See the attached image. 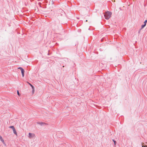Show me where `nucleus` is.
<instances>
[{"label":"nucleus","instance_id":"12","mask_svg":"<svg viewBox=\"0 0 147 147\" xmlns=\"http://www.w3.org/2000/svg\"><path fill=\"white\" fill-rule=\"evenodd\" d=\"M17 93H18V95H20V94H19V91H18H18H17Z\"/></svg>","mask_w":147,"mask_h":147},{"label":"nucleus","instance_id":"2","mask_svg":"<svg viewBox=\"0 0 147 147\" xmlns=\"http://www.w3.org/2000/svg\"><path fill=\"white\" fill-rule=\"evenodd\" d=\"M18 69H20L21 70L22 77H24V70L21 67H19L18 68Z\"/></svg>","mask_w":147,"mask_h":147},{"label":"nucleus","instance_id":"13","mask_svg":"<svg viewBox=\"0 0 147 147\" xmlns=\"http://www.w3.org/2000/svg\"><path fill=\"white\" fill-rule=\"evenodd\" d=\"M142 147H147V146H142Z\"/></svg>","mask_w":147,"mask_h":147},{"label":"nucleus","instance_id":"1","mask_svg":"<svg viewBox=\"0 0 147 147\" xmlns=\"http://www.w3.org/2000/svg\"><path fill=\"white\" fill-rule=\"evenodd\" d=\"M112 13L108 11L106 12L104 16L105 18L107 20L109 19L111 16Z\"/></svg>","mask_w":147,"mask_h":147},{"label":"nucleus","instance_id":"4","mask_svg":"<svg viewBox=\"0 0 147 147\" xmlns=\"http://www.w3.org/2000/svg\"><path fill=\"white\" fill-rule=\"evenodd\" d=\"M36 123L40 125L41 126H43L44 125H45L46 124V123L45 122H37Z\"/></svg>","mask_w":147,"mask_h":147},{"label":"nucleus","instance_id":"5","mask_svg":"<svg viewBox=\"0 0 147 147\" xmlns=\"http://www.w3.org/2000/svg\"><path fill=\"white\" fill-rule=\"evenodd\" d=\"M13 130V132L14 133V134H15V135H17L16 131V130L15 129V128Z\"/></svg>","mask_w":147,"mask_h":147},{"label":"nucleus","instance_id":"6","mask_svg":"<svg viewBox=\"0 0 147 147\" xmlns=\"http://www.w3.org/2000/svg\"><path fill=\"white\" fill-rule=\"evenodd\" d=\"M0 140L3 143L4 142V140L3 139L2 137L0 135Z\"/></svg>","mask_w":147,"mask_h":147},{"label":"nucleus","instance_id":"11","mask_svg":"<svg viewBox=\"0 0 147 147\" xmlns=\"http://www.w3.org/2000/svg\"><path fill=\"white\" fill-rule=\"evenodd\" d=\"M147 22V20H146L144 22V24H145V25L146 24V23Z\"/></svg>","mask_w":147,"mask_h":147},{"label":"nucleus","instance_id":"10","mask_svg":"<svg viewBox=\"0 0 147 147\" xmlns=\"http://www.w3.org/2000/svg\"><path fill=\"white\" fill-rule=\"evenodd\" d=\"M113 142H114V145L115 146L116 145V142L115 141V140H113Z\"/></svg>","mask_w":147,"mask_h":147},{"label":"nucleus","instance_id":"9","mask_svg":"<svg viewBox=\"0 0 147 147\" xmlns=\"http://www.w3.org/2000/svg\"><path fill=\"white\" fill-rule=\"evenodd\" d=\"M146 26V25H145V24H143L141 26V27H142V28H141L142 29L143 28H144L145 26Z\"/></svg>","mask_w":147,"mask_h":147},{"label":"nucleus","instance_id":"3","mask_svg":"<svg viewBox=\"0 0 147 147\" xmlns=\"http://www.w3.org/2000/svg\"><path fill=\"white\" fill-rule=\"evenodd\" d=\"M35 136L34 134H32L30 133H29L28 134V137L30 138H32L34 137Z\"/></svg>","mask_w":147,"mask_h":147},{"label":"nucleus","instance_id":"7","mask_svg":"<svg viewBox=\"0 0 147 147\" xmlns=\"http://www.w3.org/2000/svg\"><path fill=\"white\" fill-rule=\"evenodd\" d=\"M9 128H10L12 129V130L13 129L15 128L13 126H11L10 127H9Z\"/></svg>","mask_w":147,"mask_h":147},{"label":"nucleus","instance_id":"8","mask_svg":"<svg viewBox=\"0 0 147 147\" xmlns=\"http://www.w3.org/2000/svg\"><path fill=\"white\" fill-rule=\"evenodd\" d=\"M28 84L30 85L32 89H33V90L34 89V86L32 85L31 84H30V83H28Z\"/></svg>","mask_w":147,"mask_h":147}]
</instances>
